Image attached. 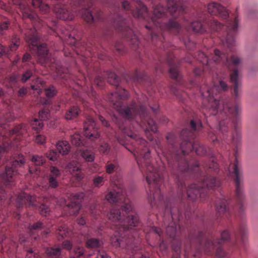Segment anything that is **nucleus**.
Here are the masks:
<instances>
[{
  "instance_id": "f257e3e1",
  "label": "nucleus",
  "mask_w": 258,
  "mask_h": 258,
  "mask_svg": "<svg viewBox=\"0 0 258 258\" xmlns=\"http://www.w3.org/2000/svg\"><path fill=\"white\" fill-rule=\"evenodd\" d=\"M190 130L183 129L179 137L174 133H168L166 138L170 149L163 148L159 141L156 140L157 154L164 166L166 161L170 168L178 186V197L171 202V199H164L161 194L160 186L163 182L162 171L164 166L157 168L153 163L148 143L143 138L131 132H125L124 139L118 138L119 144L134 155L141 171L146 175L149 185L148 192L151 206H161L165 208V214H170L172 221L168 223L166 216H164L166 233L170 238H174L183 229L180 223L183 215L180 209H185L184 200L194 202L198 198L204 200L208 196V189L218 187L220 181L214 175L218 173V165L214 160L211 162L196 161L190 166L187 156L192 150L198 155L207 153L206 148L197 140L192 141L197 133L202 129L200 120L192 119L190 122Z\"/></svg>"
},
{
  "instance_id": "f03ea898",
  "label": "nucleus",
  "mask_w": 258,
  "mask_h": 258,
  "mask_svg": "<svg viewBox=\"0 0 258 258\" xmlns=\"http://www.w3.org/2000/svg\"><path fill=\"white\" fill-rule=\"evenodd\" d=\"M210 52L211 56H208L203 52H198L196 57L203 64V68L195 69L194 74L200 76L207 70L213 71L218 66H226L230 71V80L233 85L232 95L235 102L233 105L229 97L222 96V92L227 89V84L222 80L219 81L218 84L214 83L211 88L206 85L200 88L202 95L209 103L211 114H218L220 119L218 135H216L214 131L210 130L208 132V138L214 144L219 143L220 140L227 144L232 142L237 149L241 142L239 121L241 107L238 100L241 94L240 72L243 67V61L236 55H232L228 58L226 52H222L218 49L211 50Z\"/></svg>"
},
{
  "instance_id": "7ed1b4c3",
  "label": "nucleus",
  "mask_w": 258,
  "mask_h": 258,
  "mask_svg": "<svg viewBox=\"0 0 258 258\" xmlns=\"http://www.w3.org/2000/svg\"><path fill=\"white\" fill-rule=\"evenodd\" d=\"M112 189L106 195V201L114 204L108 215L110 220L114 222L111 228L114 231V237L111 243L115 247L130 248L134 235H137L136 227L140 223L138 215L134 209L130 200L126 198L124 186L119 180L110 179Z\"/></svg>"
},
{
  "instance_id": "20e7f679",
  "label": "nucleus",
  "mask_w": 258,
  "mask_h": 258,
  "mask_svg": "<svg viewBox=\"0 0 258 258\" xmlns=\"http://www.w3.org/2000/svg\"><path fill=\"white\" fill-rule=\"evenodd\" d=\"M199 10L195 16L196 20L190 23L192 30L198 33H218L221 44L231 51L237 33L239 19L238 16L232 18L226 9L216 3H210L207 7L208 12Z\"/></svg>"
},
{
  "instance_id": "39448f33",
  "label": "nucleus",
  "mask_w": 258,
  "mask_h": 258,
  "mask_svg": "<svg viewBox=\"0 0 258 258\" xmlns=\"http://www.w3.org/2000/svg\"><path fill=\"white\" fill-rule=\"evenodd\" d=\"M106 76L109 84L117 87V90L112 93L109 97V99L114 107L124 118L128 120L135 119L140 125L142 123L147 126L145 130L146 135L150 141H152L153 137L150 131L156 133L157 131V126L154 120L149 116L145 106L143 104L138 105L135 101L124 105L122 100L128 97L127 92L118 86L119 77L111 72H106Z\"/></svg>"
},
{
  "instance_id": "423d86ee",
  "label": "nucleus",
  "mask_w": 258,
  "mask_h": 258,
  "mask_svg": "<svg viewBox=\"0 0 258 258\" xmlns=\"http://www.w3.org/2000/svg\"><path fill=\"white\" fill-rule=\"evenodd\" d=\"M167 7L166 8L160 4L155 6L153 16L148 21H146L148 24L145 25L146 28L148 30L157 29L160 31H152L151 39L153 42L158 40L163 45L164 49H165L163 42L165 38L163 32L168 31L175 34L180 35L181 28L175 19L184 12L183 7L180 6L176 0H167Z\"/></svg>"
},
{
  "instance_id": "0eeeda50",
  "label": "nucleus",
  "mask_w": 258,
  "mask_h": 258,
  "mask_svg": "<svg viewBox=\"0 0 258 258\" xmlns=\"http://www.w3.org/2000/svg\"><path fill=\"white\" fill-rule=\"evenodd\" d=\"M25 35V40L30 49L37 54L38 61L45 66L50 67L52 70H55L60 78L67 80L69 76L68 70L59 66L55 58L51 57L46 44H39V36L36 28L34 27L27 30Z\"/></svg>"
},
{
  "instance_id": "6e6552de",
  "label": "nucleus",
  "mask_w": 258,
  "mask_h": 258,
  "mask_svg": "<svg viewBox=\"0 0 258 258\" xmlns=\"http://www.w3.org/2000/svg\"><path fill=\"white\" fill-rule=\"evenodd\" d=\"M229 238V232L225 230L221 233V239H217L216 241H215L212 236L207 238L206 234L202 232H199L197 236H191L189 240L191 244L196 242L198 246V252H203L208 255H211L213 253L214 250L216 249V256L222 258L225 255L226 253L221 248V245L223 242L227 241Z\"/></svg>"
},
{
  "instance_id": "1a4fd4ad",
  "label": "nucleus",
  "mask_w": 258,
  "mask_h": 258,
  "mask_svg": "<svg viewBox=\"0 0 258 258\" xmlns=\"http://www.w3.org/2000/svg\"><path fill=\"white\" fill-rule=\"evenodd\" d=\"M88 3L87 0H78L76 2L79 8H73L71 10H69V7L65 5L57 4L54 7L56 17L59 19L63 20H72L74 18V13H79L82 15V18L88 23L95 22L96 20H99L101 13L99 12L97 16H93L91 11L88 9L91 5V3L86 5Z\"/></svg>"
},
{
  "instance_id": "9d476101",
  "label": "nucleus",
  "mask_w": 258,
  "mask_h": 258,
  "mask_svg": "<svg viewBox=\"0 0 258 258\" xmlns=\"http://www.w3.org/2000/svg\"><path fill=\"white\" fill-rule=\"evenodd\" d=\"M229 168L232 170V171H230V173L235 186V194L237 206L239 208V213L242 217L245 211L243 205L244 200L243 191V176L241 164L238 162L236 157L235 158L234 163L230 164Z\"/></svg>"
},
{
  "instance_id": "9b49d317",
  "label": "nucleus",
  "mask_w": 258,
  "mask_h": 258,
  "mask_svg": "<svg viewBox=\"0 0 258 258\" xmlns=\"http://www.w3.org/2000/svg\"><path fill=\"white\" fill-rule=\"evenodd\" d=\"M26 160L22 154L16 155L11 158L4 165L5 171L4 172H0V183L6 186H12L14 182V176L17 173L15 168L21 167L25 164Z\"/></svg>"
},
{
  "instance_id": "f8f14e48",
  "label": "nucleus",
  "mask_w": 258,
  "mask_h": 258,
  "mask_svg": "<svg viewBox=\"0 0 258 258\" xmlns=\"http://www.w3.org/2000/svg\"><path fill=\"white\" fill-rule=\"evenodd\" d=\"M167 61L170 66L169 73L171 77L175 80L176 85L178 88H173V93L181 100H183L187 96V93L182 92L180 87L186 86V83L180 75L178 72L179 64H176V58L172 55H169L167 58Z\"/></svg>"
},
{
  "instance_id": "ddd939ff",
  "label": "nucleus",
  "mask_w": 258,
  "mask_h": 258,
  "mask_svg": "<svg viewBox=\"0 0 258 258\" xmlns=\"http://www.w3.org/2000/svg\"><path fill=\"white\" fill-rule=\"evenodd\" d=\"M122 8L125 11L131 12L135 18L148 21L151 17L147 7L141 2V0H134L136 2V9L132 10L130 3L127 0H122Z\"/></svg>"
},
{
  "instance_id": "4468645a",
  "label": "nucleus",
  "mask_w": 258,
  "mask_h": 258,
  "mask_svg": "<svg viewBox=\"0 0 258 258\" xmlns=\"http://www.w3.org/2000/svg\"><path fill=\"white\" fill-rule=\"evenodd\" d=\"M71 142L73 145L78 147V154L86 162H92L95 158L94 153L90 150L86 149L88 147L86 142L84 141L81 136L78 134H75L71 137Z\"/></svg>"
},
{
  "instance_id": "2eb2a0df",
  "label": "nucleus",
  "mask_w": 258,
  "mask_h": 258,
  "mask_svg": "<svg viewBox=\"0 0 258 258\" xmlns=\"http://www.w3.org/2000/svg\"><path fill=\"white\" fill-rule=\"evenodd\" d=\"M117 29L122 33L130 45L135 47H139L140 43L139 37L135 31L127 24L126 20H123L118 24Z\"/></svg>"
},
{
  "instance_id": "dca6fc26",
  "label": "nucleus",
  "mask_w": 258,
  "mask_h": 258,
  "mask_svg": "<svg viewBox=\"0 0 258 258\" xmlns=\"http://www.w3.org/2000/svg\"><path fill=\"white\" fill-rule=\"evenodd\" d=\"M28 128L27 124L22 123L15 126V127L9 133L6 137H9L8 144L10 147H18L19 145L17 144V140H20L21 137L25 135L27 133Z\"/></svg>"
},
{
  "instance_id": "f3484780",
  "label": "nucleus",
  "mask_w": 258,
  "mask_h": 258,
  "mask_svg": "<svg viewBox=\"0 0 258 258\" xmlns=\"http://www.w3.org/2000/svg\"><path fill=\"white\" fill-rule=\"evenodd\" d=\"M84 135L88 140L93 141L98 139L100 136L96 123L91 116H87L84 122Z\"/></svg>"
},
{
  "instance_id": "a211bd4d",
  "label": "nucleus",
  "mask_w": 258,
  "mask_h": 258,
  "mask_svg": "<svg viewBox=\"0 0 258 258\" xmlns=\"http://www.w3.org/2000/svg\"><path fill=\"white\" fill-rule=\"evenodd\" d=\"M16 204L18 209L23 208L24 206H38L36 198L25 192H22L18 196Z\"/></svg>"
},
{
  "instance_id": "6ab92c4d",
  "label": "nucleus",
  "mask_w": 258,
  "mask_h": 258,
  "mask_svg": "<svg viewBox=\"0 0 258 258\" xmlns=\"http://www.w3.org/2000/svg\"><path fill=\"white\" fill-rule=\"evenodd\" d=\"M228 202L225 198L217 201L215 206L217 210L216 216L219 218H230L232 215V211L228 206Z\"/></svg>"
},
{
  "instance_id": "aec40b11",
  "label": "nucleus",
  "mask_w": 258,
  "mask_h": 258,
  "mask_svg": "<svg viewBox=\"0 0 258 258\" xmlns=\"http://www.w3.org/2000/svg\"><path fill=\"white\" fill-rule=\"evenodd\" d=\"M83 194L75 195L73 196L71 202L64 208V211H67L70 215H77L81 209V203L83 198Z\"/></svg>"
},
{
  "instance_id": "412c9836",
  "label": "nucleus",
  "mask_w": 258,
  "mask_h": 258,
  "mask_svg": "<svg viewBox=\"0 0 258 258\" xmlns=\"http://www.w3.org/2000/svg\"><path fill=\"white\" fill-rule=\"evenodd\" d=\"M247 229L245 223H242L238 226L237 233L235 234L236 240L235 245L238 248H244L247 244Z\"/></svg>"
},
{
  "instance_id": "4be33fe9",
  "label": "nucleus",
  "mask_w": 258,
  "mask_h": 258,
  "mask_svg": "<svg viewBox=\"0 0 258 258\" xmlns=\"http://www.w3.org/2000/svg\"><path fill=\"white\" fill-rule=\"evenodd\" d=\"M66 169L78 180H82L84 177V174L82 171L80 163L76 160L70 161L67 164Z\"/></svg>"
},
{
  "instance_id": "5701e85b",
  "label": "nucleus",
  "mask_w": 258,
  "mask_h": 258,
  "mask_svg": "<svg viewBox=\"0 0 258 258\" xmlns=\"http://www.w3.org/2000/svg\"><path fill=\"white\" fill-rule=\"evenodd\" d=\"M46 162L45 157L42 156L35 155L31 158L32 165L29 166V171L31 174H38L40 172V166Z\"/></svg>"
},
{
  "instance_id": "b1692460",
  "label": "nucleus",
  "mask_w": 258,
  "mask_h": 258,
  "mask_svg": "<svg viewBox=\"0 0 258 258\" xmlns=\"http://www.w3.org/2000/svg\"><path fill=\"white\" fill-rule=\"evenodd\" d=\"M60 175L61 172L59 169L54 166L50 167V172L48 176L49 187L55 188L58 186Z\"/></svg>"
},
{
  "instance_id": "393cba45",
  "label": "nucleus",
  "mask_w": 258,
  "mask_h": 258,
  "mask_svg": "<svg viewBox=\"0 0 258 258\" xmlns=\"http://www.w3.org/2000/svg\"><path fill=\"white\" fill-rule=\"evenodd\" d=\"M70 145L67 141H58L56 144V149L59 154L62 155L68 154L70 150Z\"/></svg>"
},
{
  "instance_id": "a878e982",
  "label": "nucleus",
  "mask_w": 258,
  "mask_h": 258,
  "mask_svg": "<svg viewBox=\"0 0 258 258\" xmlns=\"http://www.w3.org/2000/svg\"><path fill=\"white\" fill-rule=\"evenodd\" d=\"M80 111L81 110L77 106H71L66 112L65 118L67 120L73 119L79 115Z\"/></svg>"
},
{
  "instance_id": "bb28decb",
  "label": "nucleus",
  "mask_w": 258,
  "mask_h": 258,
  "mask_svg": "<svg viewBox=\"0 0 258 258\" xmlns=\"http://www.w3.org/2000/svg\"><path fill=\"white\" fill-rule=\"evenodd\" d=\"M20 7L24 17L29 18L31 20L36 18L37 15L25 5H20Z\"/></svg>"
},
{
  "instance_id": "cd10ccee",
  "label": "nucleus",
  "mask_w": 258,
  "mask_h": 258,
  "mask_svg": "<svg viewBox=\"0 0 258 258\" xmlns=\"http://www.w3.org/2000/svg\"><path fill=\"white\" fill-rule=\"evenodd\" d=\"M105 168L106 173L108 174H111L114 172L116 171L118 168L117 162L116 160L108 161L106 163Z\"/></svg>"
},
{
  "instance_id": "c85d7f7f",
  "label": "nucleus",
  "mask_w": 258,
  "mask_h": 258,
  "mask_svg": "<svg viewBox=\"0 0 258 258\" xmlns=\"http://www.w3.org/2000/svg\"><path fill=\"white\" fill-rule=\"evenodd\" d=\"M46 253L50 258H60L61 251L59 247H48L46 249Z\"/></svg>"
},
{
  "instance_id": "c756f323",
  "label": "nucleus",
  "mask_w": 258,
  "mask_h": 258,
  "mask_svg": "<svg viewBox=\"0 0 258 258\" xmlns=\"http://www.w3.org/2000/svg\"><path fill=\"white\" fill-rule=\"evenodd\" d=\"M100 206L99 205L95 204L94 205H91L90 206V211L92 215L95 217V218H97V216L99 215L100 213H103V212H105L107 208H106L105 206L102 207V209H100Z\"/></svg>"
},
{
  "instance_id": "7c9ffc66",
  "label": "nucleus",
  "mask_w": 258,
  "mask_h": 258,
  "mask_svg": "<svg viewBox=\"0 0 258 258\" xmlns=\"http://www.w3.org/2000/svg\"><path fill=\"white\" fill-rule=\"evenodd\" d=\"M56 234H58L61 238L71 235L72 232L69 230L66 225H62L58 227Z\"/></svg>"
},
{
  "instance_id": "2f4dec72",
  "label": "nucleus",
  "mask_w": 258,
  "mask_h": 258,
  "mask_svg": "<svg viewBox=\"0 0 258 258\" xmlns=\"http://www.w3.org/2000/svg\"><path fill=\"white\" fill-rule=\"evenodd\" d=\"M111 150V147L109 144L105 142L101 141L100 143L98 150L99 152L103 155H108Z\"/></svg>"
},
{
  "instance_id": "473e14b6",
  "label": "nucleus",
  "mask_w": 258,
  "mask_h": 258,
  "mask_svg": "<svg viewBox=\"0 0 258 258\" xmlns=\"http://www.w3.org/2000/svg\"><path fill=\"white\" fill-rule=\"evenodd\" d=\"M43 120L35 118L31 121L30 124L32 128L37 132H39L43 127Z\"/></svg>"
},
{
  "instance_id": "72a5a7b5",
  "label": "nucleus",
  "mask_w": 258,
  "mask_h": 258,
  "mask_svg": "<svg viewBox=\"0 0 258 258\" xmlns=\"http://www.w3.org/2000/svg\"><path fill=\"white\" fill-rule=\"evenodd\" d=\"M102 244V241L97 238H90L87 240L86 246L89 248L99 247Z\"/></svg>"
},
{
  "instance_id": "f704fd0d",
  "label": "nucleus",
  "mask_w": 258,
  "mask_h": 258,
  "mask_svg": "<svg viewBox=\"0 0 258 258\" xmlns=\"http://www.w3.org/2000/svg\"><path fill=\"white\" fill-rule=\"evenodd\" d=\"M15 119V116L12 113L9 112L4 115L2 117L0 123V126L2 127L5 128V124L7 122H10L13 121Z\"/></svg>"
},
{
  "instance_id": "c9c22d12",
  "label": "nucleus",
  "mask_w": 258,
  "mask_h": 258,
  "mask_svg": "<svg viewBox=\"0 0 258 258\" xmlns=\"http://www.w3.org/2000/svg\"><path fill=\"white\" fill-rule=\"evenodd\" d=\"M11 43L9 49L11 51H15L20 44V39L18 36L15 35L11 39Z\"/></svg>"
},
{
  "instance_id": "e433bc0d",
  "label": "nucleus",
  "mask_w": 258,
  "mask_h": 258,
  "mask_svg": "<svg viewBox=\"0 0 258 258\" xmlns=\"http://www.w3.org/2000/svg\"><path fill=\"white\" fill-rule=\"evenodd\" d=\"M44 227L43 223L41 222H38L29 226L30 234L33 235L34 230H38L42 229Z\"/></svg>"
},
{
  "instance_id": "4c0bfd02",
  "label": "nucleus",
  "mask_w": 258,
  "mask_h": 258,
  "mask_svg": "<svg viewBox=\"0 0 258 258\" xmlns=\"http://www.w3.org/2000/svg\"><path fill=\"white\" fill-rule=\"evenodd\" d=\"M74 254H72L70 258H81L84 253V248L82 247H77L74 249Z\"/></svg>"
},
{
  "instance_id": "58836bf2",
  "label": "nucleus",
  "mask_w": 258,
  "mask_h": 258,
  "mask_svg": "<svg viewBox=\"0 0 258 258\" xmlns=\"http://www.w3.org/2000/svg\"><path fill=\"white\" fill-rule=\"evenodd\" d=\"M104 178L103 176H96L93 179V183L95 187H99L104 183Z\"/></svg>"
},
{
  "instance_id": "ea45409f",
  "label": "nucleus",
  "mask_w": 258,
  "mask_h": 258,
  "mask_svg": "<svg viewBox=\"0 0 258 258\" xmlns=\"http://www.w3.org/2000/svg\"><path fill=\"white\" fill-rule=\"evenodd\" d=\"M59 156V154L54 150H50L46 153L48 159L53 161L57 160Z\"/></svg>"
},
{
  "instance_id": "a19ab883",
  "label": "nucleus",
  "mask_w": 258,
  "mask_h": 258,
  "mask_svg": "<svg viewBox=\"0 0 258 258\" xmlns=\"http://www.w3.org/2000/svg\"><path fill=\"white\" fill-rule=\"evenodd\" d=\"M10 25V21L8 20L3 21L0 23V35H4L6 30H8Z\"/></svg>"
},
{
  "instance_id": "79ce46f5",
  "label": "nucleus",
  "mask_w": 258,
  "mask_h": 258,
  "mask_svg": "<svg viewBox=\"0 0 258 258\" xmlns=\"http://www.w3.org/2000/svg\"><path fill=\"white\" fill-rule=\"evenodd\" d=\"M39 117L43 120H47L50 117V111L47 108H45L39 112Z\"/></svg>"
},
{
  "instance_id": "37998d69",
  "label": "nucleus",
  "mask_w": 258,
  "mask_h": 258,
  "mask_svg": "<svg viewBox=\"0 0 258 258\" xmlns=\"http://www.w3.org/2000/svg\"><path fill=\"white\" fill-rule=\"evenodd\" d=\"M56 90L53 86H50L48 88L45 89V94L48 97H52L56 95Z\"/></svg>"
},
{
  "instance_id": "c03bdc74",
  "label": "nucleus",
  "mask_w": 258,
  "mask_h": 258,
  "mask_svg": "<svg viewBox=\"0 0 258 258\" xmlns=\"http://www.w3.org/2000/svg\"><path fill=\"white\" fill-rule=\"evenodd\" d=\"M146 77V74L145 73H140L138 71H136L135 74L133 75V79L134 81H140L143 80L145 79V77Z\"/></svg>"
},
{
  "instance_id": "a18cd8bd",
  "label": "nucleus",
  "mask_w": 258,
  "mask_h": 258,
  "mask_svg": "<svg viewBox=\"0 0 258 258\" xmlns=\"http://www.w3.org/2000/svg\"><path fill=\"white\" fill-rule=\"evenodd\" d=\"M115 48L119 53L122 54L125 52V47L122 41H117L115 44Z\"/></svg>"
},
{
  "instance_id": "49530a36",
  "label": "nucleus",
  "mask_w": 258,
  "mask_h": 258,
  "mask_svg": "<svg viewBox=\"0 0 258 258\" xmlns=\"http://www.w3.org/2000/svg\"><path fill=\"white\" fill-rule=\"evenodd\" d=\"M39 211L42 215L46 216L47 214H48L50 209L49 207L46 205L42 204L39 207Z\"/></svg>"
},
{
  "instance_id": "de8ad7c7",
  "label": "nucleus",
  "mask_w": 258,
  "mask_h": 258,
  "mask_svg": "<svg viewBox=\"0 0 258 258\" xmlns=\"http://www.w3.org/2000/svg\"><path fill=\"white\" fill-rule=\"evenodd\" d=\"M10 87L13 88L16 86L19 80V78L16 75H13L9 79Z\"/></svg>"
},
{
  "instance_id": "09e8293b",
  "label": "nucleus",
  "mask_w": 258,
  "mask_h": 258,
  "mask_svg": "<svg viewBox=\"0 0 258 258\" xmlns=\"http://www.w3.org/2000/svg\"><path fill=\"white\" fill-rule=\"evenodd\" d=\"M36 82L38 84L37 85H32L31 87L32 89L35 90H38V92L39 93L40 92V91L41 90V89L40 88V87H42L43 85V81H42V80L38 78L36 80Z\"/></svg>"
},
{
  "instance_id": "8fccbe9b",
  "label": "nucleus",
  "mask_w": 258,
  "mask_h": 258,
  "mask_svg": "<svg viewBox=\"0 0 258 258\" xmlns=\"http://www.w3.org/2000/svg\"><path fill=\"white\" fill-rule=\"evenodd\" d=\"M32 76V73L31 70H27L25 73H24L21 77V81L22 82H26L28 79H29Z\"/></svg>"
},
{
  "instance_id": "3c124183",
  "label": "nucleus",
  "mask_w": 258,
  "mask_h": 258,
  "mask_svg": "<svg viewBox=\"0 0 258 258\" xmlns=\"http://www.w3.org/2000/svg\"><path fill=\"white\" fill-rule=\"evenodd\" d=\"M145 232H148L146 230H144ZM149 232H154L155 233L157 234L160 237L161 236V235L162 234V230L158 227L152 226L150 228V230L149 231Z\"/></svg>"
},
{
  "instance_id": "603ef678",
  "label": "nucleus",
  "mask_w": 258,
  "mask_h": 258,
  "mask_svg": "<svg viewBox=\"0 0 258 258\" xmlns=\"http://www.w3.org/2000/svg\"><path fill=\"white\" fill-rule=\"evenodd\" d=\"M183 41L185 47L188 50H192L196 46V43L189 39L187 41L183 39Z\"/></svg>"
},
{
  "instance_id": "864d4df0",
  "label": "nucleus",
  "mask_w": 258,
  "mask_h": 258,
  "mask_svg": "<svg viewBox=\"0 0 258 258\" xmlns=\"http://www.w3.org/2000/svg\"><path fill=\"white\" fill-rule=\"evenodd\" d=\"M94 83L98 87H102L104 85V79L99 76H97L94 80Z\"/></svg>"
},
{
  "instance_id": "5fc2aeb1",
  "label": "nucleus",
  "mask_w": 258,
  "mask_h": 258,
  "mask_svg": "<svg viewBox=\"0 0 258 258\" xmlns=\"http://www.w3.org/2000/svg\"><path fill=\"white\" fill-rule=\"evenodd\" d=\"M46 138L42 135H38L36 136L35 141L36 143L39 144H43L45 143Z\"/></svg>"
},
{
  "instance_id": "6e6d98bb",
  "label": "nucleus",
  "mask_w": 258,
  "mask_h": 258,
  "mask_svg": "<svg viewBox=\"0 0 258 258\" xmlns=\"http://www.w3.org/2000/svg\"><path fill=\"white\" fill-rule=\"evenodd\" d=\"M27 258H37V253L32 250V249H30L26 254Z\"/></svg>"
},
{
  "instance_id": "4d7b16f0",
  "label": "nucleus",
  "mask_w": 258,
  "mask_h": 258,
  "mask_svg": "<svg viewBox=\"0 0 258 258\" xmlns=\"http://www.w3.org/2000/svg\"><path fill=\"white\" fill-rule=\"evenodd\" d=\"M95 258H110V257L104 251H98Z\"/></svg>"
},
{
  "instance_id": "13d9d810",
  "label": "nucleus",
  "mask_w": 258,
  "mask_h": 258,
  "mask_svg": "<svg viewBox=\"0 0 258 258\" xmlns=\"http://www.w3.org/2000/svg\"><path fill=\"white\" fill-rule=\"evenodd\" d=\"M39 9L42 13H46L49 10V7L47 4L42 3Z\"/></svg>"
},
{
  "instance_id": "bf43d9fd",
  "label": "nucleus",
  "mask_w": 258,
  "mask_h": 258,
  "mask_svg": "<svg viewBox=\"0 0 258 258\" xmlns=\"http://www.w3.org/2000/svg\"><path fill=\"white\" fill-rule=\"evenodd\" d=\"M27 89L26 88L22 87L20 88L18 91V96L19 97H23L27 94Z\"/></svg>"
},
{
  "instance_id": "052dcab7",
  "label": "nucleus",
  "mask_w": 258,
  "mask_h": 258,
  "mask_svg": "<svg viewBox=\"0 0 258 258\" xmlns=\"http://www.w3.org/2000/svg\"><path fill=\"white\" fill-rule=\"evenodd\" d=\"M86 215L85 214L81 216L80 218L78 219V223L81 225H84L86 224Z\"/></svg>"
},
{
  "instance_id": "680f3d73",
  "label": "nucleus",
  "mask_w": 258,
  "mask_h": 258,
  "mask_svg": "<svg viewBox=\"0 0 258 258\" xmlns=\"http://www.w3.org/2000/svg\"><path fill=\"white\" fill-rule=\"evenodd\" d=\"M62 247L68 250H70L72 247V244L70 241L66 240L63 242Z\"/></svg>"
},
{
  "instance_id": "e2e57ef3",
  "label": "nucleus",
  "mask_w": 258,
  "mask_h": 258,
  "mask_svg": "<svg viewBox=\"0 0 258 258\" xmlns=\"http://www.w3.org/2000/svg\"><path fill=\"white\" fill-rule=\"evenodd\" d=\"M99 119L101 122L102 125L108 127L109 126V123L107 120H106L103 116H99Z\"/></svg>"
},
{
  "instance_id": "0e129e2a",
  "label": "nucleus",
  "mask_w": 258,
  "mask_h": 258,
  "mask_svg": "<svg viewBox=\"0 0 258 258\" xmlns=\"http://www.w3.org/2000/svg\"><path fill=\"white\" fill-rule=\"evenodd\" d=\"M159 248L162 251H166L168 245L163 240H162L159 244Z\"/></svg>"
},
{
  "instance_id": "69168bd1",
  "label": "nucleus",
  "mask_w": 258,
  "mask_h": 258,
  "mask_svg": "<svg viewBox=\"0 0 258 258\" xmlns=\"http://www.w3.org/2000/svg\"><path fill=\"white\" fill-rule=\"evenodd\" d=\"M43 3L42 0H33L32 5L35 8H39Z\"/></svg>"
},
{
  "instance_id": "338daca9",
  "label": "nucleus",
  "mask_w": 258,
  "mask_h": 258,
  "mask_svg": "<svg viewBox=\"0 0 258 258\" xmlns=\"http://www.w3.org/2000/svg\"><path fill=\"white\" fill-rule=\"evenodd\" d=\"M7 49L0 44V57L6 54Z\"/></svg>"
},
{
  "instance_id": "774afa93",
  "label": "nucleus",
  "mask_w": 258,
  "mask_h": 258,
  "mask_svg": "<svg viewBox=\"0 0 258 258\" xmlns=\"http://www.w3.org/2000/svg\"><path fill=\"white\" fill-rule=\"evenodd\" d=\"M31 56V55L28 53L24 54L22 60L23 62H26L30 59Z\"/></svg>"
}]
</instances>
